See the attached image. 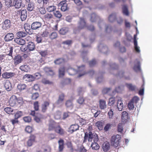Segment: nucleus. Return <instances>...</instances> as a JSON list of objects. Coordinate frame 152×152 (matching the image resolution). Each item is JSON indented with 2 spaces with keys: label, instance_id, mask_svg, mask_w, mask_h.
<instances>
[{
  "label": "nucleus",
  "instance_id": "15",
  "mask_svg": "<svg viewBox=\"0 0 152 152\" xmlns=\"http://www.w3.org/2000/svg\"><path fill=\"white\" fill-rule=\"evenodd\" d=\"M4 86L6 89L8 91H10L11 89V84L9 81L7 80H4Z\"/></svg>",
  "mask_w": 152,
  "mask_h": 152
},
{
  "label": "nucleus",
  "instance_id": "6",
  "mask_svg": "<svg viewBox=\"0 0 152 152\" xmlns=\"http://www.w3.org/2000/svg\"><path fill=\"white\" fill-rule=\"evenodd\" d=\"M13 6L17 9L23 7L24 6L22 3V0H14L13 2Z\"/></svg>",
  "mask_w": 152,
  "mask_h": 152
},
{
  "label": "nucleus",
  "instance_id": "14",
  "mask_svg": "<svg viewBox=\"0 0 152 152\" xmlns=\"http://www.w3.org/2000/svg\"><path fill=\"white\" fill-rule=\"evenodd\" d=\"M15 75L14 73L6 72L2 74V76L4 78L8 79L13 77Z\"/></svg>",
  "mask_w": 152,
  "mask_h": 152
},
{
  "label": "nucleus",
  "instance_id": "39",
  "mask_svg": "<svg viewBox=\"0 0 152 152\" xmlns=\"http://www.w3.org/2000/svg\"><path fill=\"white\" fill-rule=\"evenodd\" d=\"M56 9V6L54 5L48 6L46 8L47 10L49 12H54Z\"/></svg>",
  "mask_w": 152,
  "mask_h": 152
},
{
  "label": "nucleus",
  "instance_id": "63",
  "mask_svg": "<svg viewBox=\"0 0 152 152\" xmlns=\"http://www.w3.org/2000/svg\"><path fill=\"white\" fill-rule=\"evenodd\" d=\"M32 128L30 126H27L25 128L26 131L28 133H30L32 132Z\"/></svg>",
  "mask_w": 152,
  "mask_h": 152
},
{
  "label": "nucleus",
  "instance_id": "32",
  "mask_svg": "<svg viewBox=\"0 0 152 152\" xmlns=\"http://www.w3.org/2000/svg\"><path fill=\"white\" fill-rule=\"evenodd\" d=\"M65 68L64 67H61L59 69V75L60 77H62L64 75Z\"/></svg>",
  "mask_w": 152,
  "mask_h": 152
},
{
  "label": "nucleus",
  "instance_id": "10",
  "mask_svg": "<svg viewBox=\"0 0 152 152\" xmlns=\"http://www.w3.org/2000/svg\"><path fill=\"white\" fill-rule=\"evenodd\" d=\"M22 58L21 56L18 55L15 56L13 58V62L15 65H17L21 62Z\"/></svg>",
  "mask_w": 152,
  "mask_h": 152
},
{
  "label": "nucleus",
  "instance_id": "17",
  "mask_svg": "<svg viewBox=\"0 0 152 152\" xmlns=\"http://www.w3.org/2000/svg\"><path fill=\"white\" fill-rule=\"evenodd\" d=\"M117 107L118 110L119 111L122 110L124 107L121 98H118L117 101Z\"/></svg>",
  "mask_w": 152,
  "mask_h": 152
},
{
  "label": "nucleus",
  "instance_id": "28",
  "mask_svg": "<svg viewBox=\"0 0 152 152\" xmlns=\"http://www.w3.org/2000/svg\"><path fill=\"white\" fill-rule=\"evenodd\" d=\"M79 127V126L77 124L72 125L69 128V131L70 132H73L78 130Z\"/></svg>",
  "mask_w": 152,
  "mask_h": 152
},
{
  "label": "nucleus",
  "instance_id": "41",
  "mask_svg": "<svg viewBox=\"0 0 152 152\" xmlns=\"http://www.w3.org/2000/svg\"><path fill=\"white\" fill-rule=\"evenodd\" d=\"M26 88V85L25 84H20L17 86V89L20 91L25 89Z\"/></svg>",
  "mask_w": 152,
  "mask_h": 152
},
{
  "label": "nucleus",
  "instance_id": "27",
  "mask_svg": "<svg viewBox=\"0 0 152 152\" xmlns=\"http://www.w3.org/2000/svg\"><path fill=\"white\" fill-rule=\"evenodd\" d=\"M99 107L101 109H104L106 108V103L105 101L100 99L99 101Z\"/></svg>",
  "mask_w": 152,
  "mask_h": 152
},
{
  "label": "nucleus",
  "instance_id": "61",
  "mask_svg": "<svg viewBox=\"0 0 152 152\" xmlns=\"http://www.w3.org/2000/svg\"><path fill=\"white\" fill-rule=\"evenodd\" d=\"M13 52V48L12 47H10L9 50V51L8 52V53H7V55L12 57V54Z\"/></svg>",
  "mask_w": 152,
  "mask_h": 152
},
{
  "label": "nucleus",
  "instance_id": "19",
  "mask_svg": "<svg viewBox=\"0 0 152 152\" xmlns=\"http://www.w3.org/2000/svg\"><path fill=\"white\" fill-rule=\"evenodd\" d=\"M64 2V1H61L58 4V6L61 7V10L64 12L66 11L67 9V4Z\"/></svg>",
  "mask_w": 152,
  "mask_h": 152
},
{
  "label": "nucleus",
  "instance_id": "29",
  "mask_svg": "<svg viewBox=\"0 0 152 152\" xmlns=\"http://www.w3.org/2000/svg\"><path fill=\"white\" fill-rule=\"evenodd\" d=\"M55 131L57 133L62 135L64 133V131L59 126H57L55 129Z\"/></svg>",
  "mask_w": 152,
  "mask_h": 152
},
{
  "label": "nucleus",
  "instance_id": "12",
  "mask_svg": "<svg viewBox=\"0 0 152 152\" xmlns=\"http://www.w3.org/2000/svg\"><path fill=\"white\" fill-rule=\"evenodd\" d=\"M14 34L12 33H9L7 34L4 37L5 42H8L12 40L14 38Z\"/></svg>",
  "mask_w": 152,
  "mask_h": 152
},
{
  "label": "nucleus",
  "instance_id": "23",
  "mask_svg": "<svg viewBox=\"0 0 152 152\" xmlns=\"http://www.w3.org/2000/svg\"><path fill=\"white\" fill-rule=\"evenodd\" d=\"M15 42L19 45H23L25 43V40L20 38H16L14 39Z\"/></svg>",
  "mask_w": 152,
  "mask_h": 152
},
{
  "label": "nucleus",
  "instance_id": "53",
  "mask_svg": "<svg viewBox=\"0 0 152 152\" xmlns=\"http://www.w3.org/2000/svg\"><path fill=\"white\" fill-rule=\"evenodd\" d=\"M64 59L62 58H59L57 59L54 61V63L57 64H60L64 62Z\"/></svg>",
  "mask_w": 152,
  "mask_h": 152
},
{
  "label": "nucleus",
  "instance_id": "4",
  "mask_svg": "<svg viewBox=\"0 0 152 152\" xmlns=\"http://www.w3.org/2000/svg\"><path fill=\"white\" fill-rule=\"evenodd\" d=\"M134 71L137 73H140L142 75V71L141 68V64L137 59L134 61Z\"/></svg>",
  "mask_w": 152,
  "mask_h": 152
},
{
  "label": "nucleus",
  "instance_id": "40",
  "mask_svg": "<svg viewBox=\"0 0 152 152\" xmlns=\"http://www.w3.org/2000/svg\"><path fill=\"white\" fill-rule=\"evenodd\" d=\"M122 12L124 15L126 16H128L129 15V12L126 5H124L122 7Z\"/></svg>",
  "mask_w": 152,
  "mask_h": 152
},
{
  "label": "nucleus",
  "instance_id": "3",
  "mask_svg": "<svg viewBox=\"0 0 152 152\" xmlns=\"http://www.w3.org/2000/svg\"><path fill=\"white\" fill-rule=\"evenodd\" d=\"M136 30V34L134 35V49L135 51L137 53H140V47L138 45L137 39V35L139 34V31L138 30L137 26H135Z\"/></svg>",
  "mask_w": 152,
  "mask_h": 152
},
{
  "label": "nucleus",
  "instance_id": "38",
  "mask_svg": "<svg viewBox=\"0 0 152 152\" xmlns=\"http://www.w3.org/2000/svg\"><path fill=\"white\" fill-rule=\"evenodd\" d=\"M65 105L66 107L69 109H72L73 106L72 102L70 100L67 101L65 103Z\"/></svg>",
  "mask_w": 152,
  "mask_h": 152
},
{
  "label": "nucleus",
  "instance_id": "60",
  "mask_svg": "<svg viewBox=\"0 0 152 152\" xmlns=\"http://www.w3.org/2000/svg\"><path fill=\"white\" fill-rule=\"evenodd\" d=\"M123 130V124L122 123H120L118 124V130L119 132H121Z\"/></svg>",
  "mask_w": 152,
  "mask_h": 152
},
{
  "label": "nucleus",
  "instance_id": "35",
  "mask_svg": "<svg viewBox=\"0 0 152 152\" xmlns=\"http://www.w3.org/2000/svg\"><path fill=\"white\" fill-rule=\"evenodd\" d=\"M58 143L59 144V151H61L64 148V141L62 139H60L58 141Z\"/></svg>",
  "mask_w": 152,
  "mask_h": 152
},
{
  "label": "nucleus",
  "instance_id": "64",
  "mask_svg": "<svg viewBox=\"0 0 152 152\" xmlns=\"http://www.w3.org/2000/svg\"><path fill=\"white\" fill-rule=\"evenodd\" d=\"M34 108L35 110L37 111L39 110V105L38 104V102L37 101L34 102Z\"/></svg>",
  "mask_w": 152,
  "mask_h": 152
},
{
  "label": "nucleus",
  "instance_id": "25",
  "mask_svg": "<svg viewBox=\"0 0 152 152\" xmlns=\"http://www.w3.org/2000/svg\"><path fill=\"white\" fill-rule=\"evenodd\" d=\"M20 69L22 71L24 72H28L30 70V67L27 64L23 65L20 66Z\"/></svg>",
  "mask_w": 152,
  "mask_h": 152
},
{
  "label": "nucleus",
  "instance_id": "21",
  "mask_svg": "<svg viewBox=\"0 0 152 152\" xmlns=\"http://www.w3.org/2000/svg\"><path fill=\"white\" fill-rule=\"evenodd\" d=\"M9 104L11 106H14L16 102V97L15 96H11L9 100Z\"/></svg>",
  "mask_w": 152,
  "mask_h": 152
},
{
  "label": "nucleus",
  "instance_id": "42",
  "mask_svg": "<svg viewBox=\"0 0 152 152\" xmlns=\"http://www.w3.org/2000/svg\"><path fill=\"white\" fill-rule=\"evenodd\" d=\"M116 14L115 13H113L110 15L108 17L109 21L111 22H113L115 19Z\"/></svg>",
  "mask_w": 152,
  "mask_h": 152
},
{
  "label": "nucleus",
  "instance_id": "16",
  "mask_svg": "<svg viewBox=\"0 0 152 152\" xmlns=\"http://www.w3.org/2000/svg\"><path fill=\"white\" fill-rule=\"evenodd\" d=\"M98 49L102 53L105 54L107 53L108 48L106 45L101 44L98 46Z\"/></svg>",
  "mask_w": 152,
  "mask_h": 152
},
{
  "label": "nucleus",
  "instance_id": "22",
  "mask_svg": "<svg viewBox=\"0 0 152 152\" xmlns=\"http://www.w3.org/2000/svg\"><path fill=\"white\" fill-rule=\"evenodd\" d=\"M49 105V103L48 102L45 101L44 102L41 106L42 111L43 112H45Z\"/></svg>",
  "mask_w": 152,
  "mask_h": 152
},
{
  "label": "nucleus",
  "instance_id": "8",
  "mask_svg": "<svg viewBox=\"0 0 152 152\" xmlns=\"http://www.w3.org/2000/svg\"><path fill=\"white\" fill-rule=\"evenodd\" d=\"M36 136L34 135H31L29 137V139L27 141V145L29 147L32 145L35 142Z\"/></svg>",
  "mask_w": 152,
  "mask_h": 152
},
{
  "label": "nucleus",
  "instance_id": "48",
  "mask_svg": "<svg viewBox=\"0 0 152 152\" xmlns=\"http://www.w3.org/2000/svg\"><path fill=\"white\" fill-rule=\"evenodd\" d=\"M53 15L49 13H46L44 15V18L47 20H49L53 18Z\"/></svg>",
  "mask_w": 152,
  "mask_h": 152
},
{
  "label": "nucleus",
  "instance_id": "45",
  "mask_svg": "<svg viewBox=\"0 0 152 152\" xmlns=\"http://www.w3.org/2000/svg\"><path fill=\"white\" fill-rule=\"evenodd\" d=\"M144 86L142 85L141 88L140 89L138 92V94L140 96H142L144 93Z\"/></svg>",
  "mask_w": 152,
  "mask_h": 152
},
{
  "label": "nucleus",
  "instance_id": "24",
  "mask_svg": "<svg viewBox=\"0 0 152 152\" xmlns=\"http://www.w3.org/2000/svg\"><path fill=\"white\" fill-rule=\"evenodd\" d=\"M44 70L48 75H54V73L52 69L48 67H45L44 68Z\"/></svg>",
  "mask_w": 152,
  "mask_h": 152
},
{
  "label": "nucleus",
  "instance_id": "54",
  "mask_svg": "<svg viewBox=\"0 0 152 152\" xmlns=\"http://www.w3.org/2000/svg\"><path fill=\"white\" fill-rule=\"evenodd\" d=\"M97 19V16L95 13H93L91 15L90 20L91 22L96 21Z\"/></svg>",
  "mask_w": 152,
  "mask_h": 152
},
{
  "label": "nucleus",
  "instance_id": "26",
  "mask_svg": "<svg viewBox=\"0 0 152 152\" xmlns=\"http://www.w3.org/2000/svg\"><path fill=\"white\" fill-rule=\"evenodd\" d=\"M118 97L116 96V97H112L110 98L109 100L108 104L109 105L111 106L114 104L115 101H117Z\"/></svg>",
  "mask_w": 152,
  "mask_h": 152
},
{
  "label": "nucleus",
  "instance_id": "59",
  "mask_svg": "<svg viewBox=\"0 0 152 152\" xmlns=\"http://www.w3.org/2000/svg\"><path fill=\"white\" fill-rule=\"evenodd\" d=\"M48 32L47 31L45 30L43 31L42 33H41V35L43 37H46L48 36Z\"/></svg>",
  "mask_w": 152,
  "mask_h": 152
},
{
  "label": "nucleus",
  "instance_id": "11",
  "mask_svg": "<svg viewBox=\"0 0 152 152\" xmlns=\"http://www.w3.org/2000/svg\"><path fill=\"white\" fill-rule=\"evenodd\" d=\"M19 15H20L21 20L24 21L27 17V11L26 10H23L19 12Z\"/></svg>",
  "mask_w": 152,
  "mask_h": 152
},
{
  "label": "nucleus",
  "instance_id": "43",
  "mask_svg": "<svg viewBox=\"0 0 152 152\" xmlns=\"http://www.w3.org/2000/svg\"><path fill=\"white\" fill-rule=\"evenodd\" d=\"M4 111L8 114H12L13 113V109L10 107H7L4 108Z\"/></svg>",
  "mask_w": 152,
  "mask_h": 152
},
{
  "label": "nucleus",
  "instance_id": "13",
  "mask_svg": "<svg viewBox=\"0 0 152 152\" xmlns=\"http://www.w3.org/2000/svg\"><path fill=\"white\" fill-rule=\"evenodd\" d=\"M57 126V124L53 120H51L50 121L49 124L48 130L49 131L53 130L55 131V129Z\"/></svg>",
  "mask_w": 152,
  "mask_h": 152
},
{
  "label": "nucleus",
  "instance_id": "34",
  "mask_svg": "<svg viewBox=\"0 0 152 152\" xmlns=\"http://www.w3.org/2000/svg\"><path fill=\"white\" fill-rule=\"evenodd\" d=\"M35 45L32 42H29L28 43L27 45V48L30 51H33L35 49Z\"/></svg>",
  "mask_w": 152,
  "mask_h": 152
},
{
  "label": "nucleus",
  "instance_id": "55",
  "mask_svg": "<svg viewBox=\"0 0 152 152\" xmlns=\"http://www.w3.org/2000/svg\"><path fill=\"white\" fill-rule=\"evenodd\" d=\"M23 112L21 111H18L15 115V118L18 119L23 115Z\"/></svg>",
  "mask_w": 152,
  "mask_h": 152
},
{
  "label": "nucleus",
  "instance_id": "50",
  "mask_svg": "<svg viewBox=\"0 0 152 152\" xmlns=\"http://www.w3.org/2000/svg\"><path fill=\"white\" fill-rule=\"evenodd\" d=\"M128 108L129 110H132L133 109V98L128 104Z\"/></svg>",
  "mask_w": 152,
  "mask_h": 152
},
{
  "label": "nucleus",
  "instance_id": "7",
  "mask_svg": "<svg viewBox=\"0 0 152 152\" xmlns=\"http://www.w3.org/2000/svg\"><path fill=\"white\" fill-rule=\"evenodd\" d=\"M42 23L39 22L35 21L31 24V28L32 30H38L42 26Z\"/></svg>",
  "mask_w": 152,
  "mask_h": 152
},
{
  "label": "nucleus",
  "instance_id": "30",
  "mask_svg": "<svg viewBox=\"0 0 152 152\" xmlns=\"http://www.w3.org/2000/svg\"><path fill=\"white\" fill-rule=\"evenodd\" d=\"M110 73H113L112 71L115 70L118 68V65L114 63H110Z\"/></svg>",
  "mask_w": 152,
  "mask_h": 152
},
{
  "label": "nucleus",
  "instance_id": "58",
  "mask_svg": "<svg viewBox=\"0 0 152 152\" xmlns=\"http://www.w3.org/2000/svg\"><path fill=\"white\" fill-rule=\"evenodd\" d=\"M42 82L43 83L45 84H51L52 83V82L45 78H44L42 80Z\"/></svg>",
  "mask_w": 152,
  "mask_h": 152
},
{
  "label": "nucleus",
  "instance_id": "51",
  "mask_svg": "<svg viewBox=\"0 0 152 152\" xmlns=\"http://www.w3.org/2000/svg\"><path fill=\"white\" fill-rule=\"evenodd\" d=\"M68 31V29L67 28H61L59 31V33L62 35L65 34Z\"/></svg>",
  "mask_w": 152,
  "mask_h": 152
},
{
  "label": "nucleus",
  "instance_id": "56",
  "mask_svg": "<svg viewBox=\"0 0 152 152\" xmlns=\"http://www.w3.org/2000/svg\"><path fill=\"white\" fill-rule=\"evenodd\" d=\"M5 5L7 6L8 7H10L12 6V0H4Z\"/></svg>",
  "mask_w": 152,
  "mask_h": 152
},
{
  "label": "nucleus",
  "instance_id": "31",
  "mask_svg": "<svg viewBox=\"0 0 152 152\" xmlns=\"http://www.w3.org/2000/svg\"><path fill=\"white\" fill-rule=\"evenodd\" d=\"M110 145L109 143L105 142L102 145V148L104 151H107L110 148Z\"/></svg>",
  "mask_w": 152,
  "mask_h": 152
},
{
  "label": "nucleus",
  "instance_id": "57",
  "mask_svg": "<svg viewBox=\"0 0 152 152\" xmlns=\"http://www.w3.org/2000/svg\"><path fill=\"white\" fill-rule=\"evenodd\" d=\"M96 126L98 127L99 130H102V123L99 121L97 122L96 124Z\"/></svg>",
  "mask_w": 152,
  "mask_h": 152
},
{
  "label": "nucleus",
  "instance_id": "1",
  "mask_svg": "<svg viewBox=\"0 0 152 152\" xmlns=\"http://www.w3.org/2000/svg\"><path fill=\"white\" fill-rule=\"evenodd\" d=\"M87 140L89 142H92L93 141V142H97L98 140L97 135L91 132H86L85 134L83 142H86Z\"/></svg>",
  "mask_w": 152,
  "mask_h": 152
},
{
  "label": "nucleus",
  "instance_id": "52",
  "mask_svg": "<svg viewBox=\"0 0 152 152\" xmlns=\"http://www.w3.org/2000/svg\"><path fill=\"white\" fill-rule=\"evenodd\" d=\"M87 53V51H83L82 53L81 56L84 61H86L88 60L87 57H86Z\"/></svg>",
  "mask_w": 152,
  "mask_h": 152
},
{
  "label": "nucleus",
  "instance_id": "33",
  "mask_svg": "<svg viewBox=\"0 0 152 152\" xmlns=\"http://www.w3.org/2000/svg\"><path fill=\"white\" fill-rule=\"evenodd\" d=\"M34 7V4L32 2H29L28 4L27 7V10L28 11H32Z\"/></svg>",
  "mask_w": 152,
  "mask_h": 152
},
{
  "label": "nucleus",
  "instance_id": "9",
  "mask_svg": "<svg viewBox=\"0 0 152 152\" xmlns=\"http://www.w3.org/2000/svg\"><path fill=\"white\" fill-rule=\"evenodd\" d=\"M2 28L4 29H8L10 28L11 26V23L10 20H5L2 23Z\"/></svg>",
  "mask_w": 152,
  "mask_h": 152
},
{
  "label": "nucleus",
  "instance_id": "20",
  "mask_svg": "<svg viewBox=\"0 0 152 152\" xmlns=\"http://www.w3.org/2000/svg\"><path fill=\"white\" fill-rule=\"evenodd\" d=\"M64 94H62L60 95L58 97V99L56 102V104L58 105H61L64 99Z\"/></svg>",
  "mask_w": 152,
  "mask_h": 152
},
{
  "label": "nucleus",
  "instance_id": "46",
  "mask_svg": "<svg viewBox=\"0 0 152 152\" xmlns=\"http://www.w3.org/2000/svg\"><path fill=\"white\" fill-rule=\"evenodd\" d=\"M122 119L124 121L126 120L128 118V113L126 111H123L122 113Z\"/></svg>",
  "mask_w": 152,
  "mask_h": 152
},
{
  "label": "nucleus",
  "instance_id": "37",
  "mask_svg": "<svg viewBox=\"0 0 152 152\" xmlns=\"http://www.w3.org/2000/svg\"><path fill=\"white\" fill-rule=\"evenodd\" d=\"M91 147L93 149L96 150H98L100 148L99 145L97 142H92Z\"/></svg>",
  "mask_w": 152,
  "mask_h": 152
},
{
  "label": "nucleus",
  "instance_id": "47",
  "mask_svg": "<svg viewBox=\"0 0 152 152\" xmlns=\"http://www.w3.org/2000/svg\"><path fill=\"white\" fill-rule=\"evenodd\" d=\"M61 112L60 111H57L55 114L54 118L56 119H58L61 118Z\"/></svg>",
  "mask_w": 152,
  "mask_h": 152
},
{
  "label": "nucleus",
  "instance_id": "49",
  "mask_svg": "<svg viewBox=\"0 0 152 152\" xmlns=\"http://www.w3.org/2000/svg\"><path fill=\"white\" fill-rule=\"evenodd\" d=\"M53 14L55 17L58 18H61L62 16L61 13L58 11H54Z\"/></svg>",
  "mask_w": 152,
  "mask_h": 152
},
{
  "label": "nucleus",
  "instance_id": "2",
  "mask_svg": "<svg viewBox=\"0 0 152 152\" xmlns=\"http://www.w3.org/2000/svg\"><path fill=\"white\" fill-rule=\"evenodd\" d=\"M84 69V66L82 65L78 67V70L77 71L74 69L71 68L70 66H69V67L67 69V70L69 74L70 75H73L77 73V72H79V75L78 77H80L86 74L85 72L83 71Z\"/></svg>",
  "mask_w": 152,
  "mask_h": 152
},
{
  "label": "nucleus",
  "instance_id": "5",
  "mask_svg": "<svg viewBox=\"0 0 152 152\" xmlns=\"http://www.w3.org/2000/svg\"><path fill=\"white\" fill-rule=\"evenodd\" d=\"M121 139V137L118 134L113 136L111 139L112 145L115 147H117L120 142Z\"/></svg>",
  "mask_w": 152,
  "mask_h": 152
},
{
  "label": "nucleus",
  "instance_id": "36",
  "mask_svg": "<svg viewBox=\"0 0 152 152\" xmlns=\"http://www.w3.org/2000/svg\"><path fill=\"white\" fill-rule=\"evenodd\" d=\"M17 37L19 38L24 37L26 36L27 34L25 31H20L17 33Z\"/></svg>",
  "mask_w": 152,
  "mask_h": 152
},
{
  "label": "nucleus",
  "instance_id": "44",
  "mask_svg": "<svg viewBox=\"0 0 152 152\" xmlns=\"http://www.w3.org/2000/svg\"><path fill=\"white\" fill-rule=\"evenodd\" d=\"M58 35L57 33L54 31L52 32L49 35V37L51 39H55L57 37Z\"/></svg>",
  "mask_w": 152,
  "mask_h": 152
},
{
  "label": "nucleus",
  "instance_id": "18",
  "mask_svg": "<svg viewBox=\"0 0 152 152\" xmlns=\"http://www.w3.org/2000/svg\"><path fill=\"white\" fill-rule=\"evenodd\" d=\"M86 26V23L84 18H80V21L78 24V30L82 29L84 28Z\"/></svg>",
  "mask_w": 152,
  "mask_h": 152
},
{
  "label": "nucleus",
  "instance_id": "62",
  "mask_svg": "<svg viewBox=\"0 0 152 152\" xmlns=\"http://www.w3.org/2000/svg\"><path fill=\"white\" fill-rule=\"evenodd\" d=\"M111 89L110 88H105L103 89L102 92L104 94H107L111 91Z\"/></svg>",
  "mask_w": 152,
  "mask_h": 152
}]
</instances>
